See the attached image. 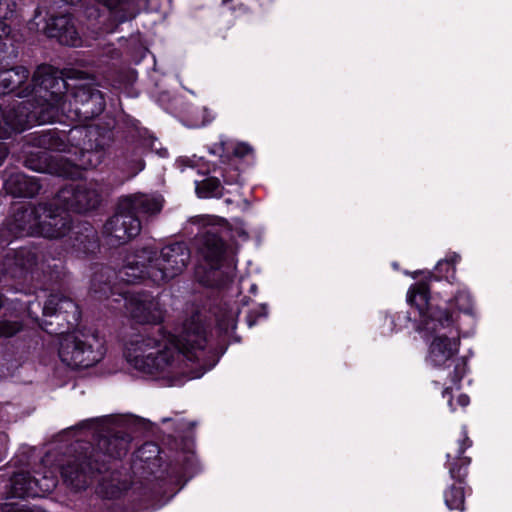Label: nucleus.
Instances as JSON below:
<instances>
[{
    "instance_id": "7",
    "label": "nucleus",
    "mask_w": 512,
    "mask_h": 512,
    "mask_svg": "<svg viewBox=\"0 0 512 512\" xmlns=\"http://www.w3.org/2000/svg\"><path fill=\"white\" fill-rule=\"evenodd\" d=\"M106 349L97 332L72 333L60 338L58 355L72 369L89 368L101 361Z\"/></svg>"
},
{
    "instance_id": "12",
    "label": "nucleus",
    "mask_w": 512,
    "mask_h": 512,
    "mask_svg": "<svg viewBox=\"0 0 512 512\" xmlns=\"http://www.w3.org/2000/svg\"><path fill=\"white\" fill-rule=\"evenodd\" d=\"M195 280L210 288H224L233 282L236 273L235 258H196Z\"/></svg>"
},
{
    "instance_id": "52",
    "label": "nucleus",
    "mask_w": 512,
    "mask_h": 512,
    "mask_svg": "<svg viewBox=\"0 0 512 512\" xmlns=\"http://www.w3.org/2000/svg\"><path fill=\"white\" fill-rule=\"evenodd\" d=\"M251 317H252V315H249V316H248V319H247L249 326L254 325V324H255V321H256L255 319H251Z\"/></svg>"
},
{
    "instance_id": "4",
    "label": "nucleus",
    "mask_w": 512,
    "mask_h": 512,
    "mask_svg": "<svg viewBox=\"0 0 512 512\" xmlns=\"http://www.w3.org/2000/svg\"><path fill=\"white\" fill-rule=\"evenodd\" d=\"M41 211L37 236L49 239L62 238L71 232L67 242L72 252L95 256L100 250L97 231L88 223L73 226L71 216L56 204L44 203Z\"/></svg>"
},
{
    "instance_id": "40",
    "label": "nucleus",
    "mask_w": 512,
    "mask_h": 512,
    "mask_svg": "<svg viewBox=\"0 0 512 512\" xmlns=\"http://www.w3.org/2000/svg\"><path fill=\"white\" fill-rule=\"evenodd\" d=\"M398 322L399 326H406L411 321V314L409 311H399L395 314L392 323Z\"/></svg>"
},
{
    "instance_id": "20",
    "label": "nucleus",
    "mask_w": 512,
    "mask_h": 512,
    "mask_svg": "<svg viewBox=\"0 0 512 512\" xmlns=\"http://www.w3.org/2000/svg\"><path fill=\"white\" fill-rule=\"evenodd\" d=\"M45 33L66 46H78L80 38L69 14L52 16L47 21Z\"/></svg>"
},
{
    "instance_id": "6",
    "label": "nucleus",
    "mask_w": 512,
    "mask_h": 512,
    "mask_svg": "<svg viewBox=\"0 0 512 512\" xmlns=\"http://www.w3.org/2000/svg\"><path fill=\"white\" fill-rule=\"evenodd\" d=\"M71 148H75V165L87 170L99 166L113 140L111 130L94 125H76L68 131Z\"/></svg>"
},
{
    "instance_id": "41",
    "label": "nucleus",
    "mask_w": 512,
    "mask_h": 512,
    "mask_svg": "<svg viewBox=\"0 0 512 512\" xmlns=\"http://www.w3.org/2000/svg\"><path fill=\"white\" fill-rule=\"evenodd\" d=\"M252 151V147L247 143H239L235 146L233 153L236 157L242 158L250 154Z\"/></svg>"
},
{
    "instance_id": "46",
    "label": "nucleus",
    "mask_w": 512,
    "mask_h": 512,
    "mask_svg": "<svg viewBox=\"0 0 512 512\" xmlns=\"http://www.w3.org/2000/svg\"><path fill=\"white\" fill-rule=\"evenodd\" d=\"M458 402L461 406H466L468 405L469 403V397L465 394H461L459 397H458Z\"/></svg>"
},
{
    "instance_id": "30",
    "label": "nucleus",
    "mask_w": 512,
    "mask_h": 512,
    "mask_svg": "<svg viewBox=\"0 0 512 512\" xmlns=\"http://www.w3.org/2000/svg\"><path fill=\"white\" fill-rule=\"evenodd\" d=\"M34 476V490L31 488L30 493H35L36 497H43L47 493H51L57 486L58 479L52 471L36 472Z\"/></svg>"
},
{
    "instance_id": "5",
    "label": "nucleus",
    "mask_w": 512,
    "mask_h": 512,
    "mask_svg": "<svg viewBox=\"0 0 512 512\" xmlns=\"http://www.w3.org/2000/svg\"><path fill=\"white\" fill-rule=\"evenodd\" d=\"M66 277L62 258H0V282L37 281L41 286L61 287Z\"/></svg>"
},
{
    "instance_id": "24",
    "label": "nucleus",
    "mask_w": 512,
    "mask_h": 512,
    "mask_svg": "<svg viewBox=\"0 0 512 512\" xmlns=\"http://www.w3.org/2000/svg\"><path fill=\"white\" fill-rule=\"evenodd\" d=\"M29 75V70L24 66L0 70V95L16 93L20 98V90L30 82Z\"/></svg>"
},
{
    "instance_id": "23",
    "label": "nucleus",
    "mask_w": 512,
    "mask_h": 512,
    "mask_svg": "<svg viewBox=\"0 0 512 512\" xmlns=\"http://www.w3.org/2000/svg\"><path fill=\"white\" fill-rule=\"evenodd\" d=\"M5 190L15 197L32 198L41 190V184L36 177H30L22 172H13L4 179Z\"/></svg>"
},
{
    "instance_id": "49",
    "label": "nucleus",
    "mask_w": 512,
    "mask_h": 512,
    "mask_svg": "<svg viewBox=\"0 0 512 512\" xmlns=\"http://www.w3.org/2000/svg\"><path fill=\"white\" fill-rule=\"evenodd\" d=\"M267 315V306L265 304L261 305V312L257 314L258 316H266Z\"/></svg>"
},
{
    "instance_id": "53",
    "label": "nucleus",
    "mask_w": 512,
    "mask_h": 512,
    "mask_svg": "<svg viewBox=\"0 0 512 512\" xmlns=\"http://www.w3.org/2000/svg\"><path fill=\"white\" fill-rule=\"evenodd\" d=\"M234 0H222L223 6H228L230 3H232Z\"/></svg>"
},
{
    "instance_id": "19",
    "label": "nucleus",
    "mask_w": 512,
    "mask_h": 512,
    "mask_svg": "<svg viewBox=\"0 0 512 512\" xmlns=\"http://www.w3.org/2000/svg\"><path fill=\"white\" fill-rule=\"evenodd\" d=\"M91 278L90 292L98 300L108 299L111 295H118L120 291H125L120 287L118 272L115 268L108 265L95 264Z\"/></svg>"
},
{
    "instance_id": "43",
    "label": "nucleus",
    "mask_w": 512,
    "mask_h": 512,
    "mask_svg": "<svg viewBox=\"0 0 512 512\" xmlns=\"http://www.w3.org/2000/svg\"><path fill=\"white\" fill-rule=\"evenodd\" d=\"M471 444H472L471 440L467 436H465V438L462 440V442L460 444V447L458 450V457H461L464 454L465 450L469 446H471Z\"/></svg>"
},
{
    "instance_id": "48",
    "label": "nucleus",
    "mask_w": 512,
    "mask_h": 512,
    "mask_svg": "<svg viewBox=\"0 0 512 512\" xmlns=\"http://www.w3.org/2000/svg\"><path fill=\"white\" fill-rule=\"evenodd\" d=\"M443 397H449V404H452V390L450 387L444 389Z\"/></svg>"
},
{
    "instance_id": "36",
    "label": "nucleus",
    "mask_w": 512,
    "mask_h": 512,
    "mask_svg": "<svg viewBox=\"0 0 512 512\" xmlns=\"http://www.w3.org/2000/svg\"><path fill=\"white\" fill-rule=\"evenodd\" d=\"M447 303L450 304L449 305L450 308L452 305H454L460 312H463L466 314L472 313V310H473L472 299H471V296L469 295V293H467V292H458L454 296L453 300L450 302H447Z\"/></svg>"
},
{
    "instance_id": "9",
    "label": "nucleus",
    "mask_w": 512,
    "mask_h": 512,
    "mask_svg": "<svg viewBox=\"0 0 512 512\" xmlns=\"http://www.w3.org/2000/svg\"><path fill=\"white\" fill-rule=\"evenodd\" d=\"M407 302L410 306H414L419 313L418 329L429 334H437L440 330L454 324L450 304L444 302L441 305L431 301L429 285L424 281L417 282L410 287L407 293Z\"/></svg>"
},
{
    "instance_id": "51",
    "label": "nucleus",
    "mask_w": 512,
    "mask_h": 512,
    "mask_svg": "<svg viewBox=\"0 0 512 512\" xmlns=\"http://www.w3.org/2000/svg\"><path fill=\"white\" fill-rule=\"evenodd\" d=\"M238 9L241 10L242 12H248V8L246 6H244L243 4H239L238 5Z\"/></svg>"
},
{
    "instance_id": "44",
    "label": "nucleus",
    "mask_w": 512,
    "mask_h": 512,
    "mask_svg": "<svg viewBox=\"0 0 512 512\" xmlns=\"http://www.w3.org/2000/svg\"><path fill=\"white\" fill-rule=\"evenodd\" d=\"M223 181L225 184H233L239 182V173L236 171L234 175L228 176L227 174H223Z\"/></svg>"
},
{
    "instance_id": "47",
    "label": "nucleus",
    "mask_w": 512,
    "mask_h": 512,
    "mask_svg": "<svg viewBox=\"0 0 512 512\" xmlns=\"http://www.w3.org/2000/svg\"><path fill=\"white\" fill-rule=\"evenodd\" d=\"M191 476H192V473L188 472L187 468H184L182 473L180 475H178L177 478H178V481H180L182 478L186 477L185 481H184V482H186L188 480V478H190Z\"/></svg>"
},
{
    "instance_id": "39",
    "label": "nucleus",
    "mask_w": 512,
    "mask_h": 512,
    "mask_svg": "<svg viewBox=\"0 0 512 512\" xmlns=\"http://www.w3.org/2000/svg\"><path fill=\"white\" fill-rule=\"evenodd\" d=\"M2 512H45L37 506L29 507L26 505H19L17 503H5L1 508Z\"/></svg>"
},
{
    "instance_id": "3",
    "label": "nucleus",
    "mask_w": 512,
    "mask_h": 512,
    "mask_svg": "<svg viewBox=\"0 0 512 512\" xmlns=\"http://www.w3.org/2000/svg\"><path fill=\"white\" fill-rule=\"evenodd\" d=\"M161 196L133 194L119 199L116 212L104 224V234L112 246H120L136 237L141 231L138 215H153L161 211Z\"/></svg>"
},
{
    "instance_id": "17",
    "label": "nucleus",
    "mask_w": 512,
    "mask_h": 512,
    "mask_svg": "<svg viewBox=\"0 0 512 512\" xmlns=\"http://www.w3.org/2000/svg\"><path fill=\"white\" fill-rule=\"evenodd\" d=\"M160 454L161 450L157 443L145 442L132 455L131 470L134 475L143 479L164 478L165 472L168 471L162 469L164 462Z\"/></svg>"
},
{
    "instance_id": "10",
    "label": "nucleus",
    "mask_w": 512,
    "mask_h": 512,
    "mask_svg": "<svg viewBox=\"0 0 512 512\" xmlns=\"http://www.w3.org/2000/svg\"><path fill=\"white\" fill-rule=\"evenodd\" d=\"M105 107L102 91L90 83L79 84L66 95L62 103V114L71 121L84 123L99 116Z\"/></svg>"
},
{
    "instance_id": "16",
    "label": "nucleus",
    "mask_w": 512,
    "mask_h": 512,
    "mask_svg": "<svg viewBox=\"0 0 512 512\" xmlns=\"http://www.w3.org/2000/svg\"><path fill=\"white\" fill-rule=\"evenodd\" d=\"M55 201L66 212L85 213L98 207L100 195L84 183L69 184L58 191Z\"/></svg>"
},
{
    "instance_id": "35",
    "label": "nucleus",
    "mask_w": 512,
    "mask_h": 512,
    "mask_svg": "<svg viewBox=\"0 0 512 512\" xmlns=\"http://www.w3.org/2000/svg\"><path fill=\"white\" fill-rule=\"evenodd\" d=\"M24 330V325L18 320H0V338H11Z\"/></svg>"
},
{
    "instance_id": "1",
    "label": "nucleus",
    "mask_w": 512,
    "mask_h": 512,
    "mask_svg": "<svg viewBox=\"0 0 512 512\" xmlns=\"http://www.w3.org/2000/svg\"><path fill=\"white\" fill-rule=\"evenodd\" d=\"M124 307L139 323H153L149 331L135 335L126 344L124 357L136 370L169 380L171 385L183 378L201 377L215 366L204 359L207 344L206 328L201 314L195 312L183 323L178 335L166 332L159 324L163 314L159 303L147 292L120 291Z\"/></svg>"
},
{
    "instance_id": "26",
    "label": "nucleus",
    "mask_w": 512,
    "mask_h": 512,
    "mask_svg": "<svg viewBox=\"0 0 512 512\" xmlns=\"http://www.w3.org/2000/svg\"><path fill=\"white\" fill-rule=\"evenodd\" d=\"M144 148L141 145H132L127 147L117 156L116 165L118 169L126 174V178L130 179L141 172L145 163L143 160Z\"/></svg>"
},
{
    "instance_id": "15",
    "label": "nucleus",
    "mask_w": 512,
    "mask_h": 512,
    "mask_svg": "<svg viewBox=\"0 0 512 512\" xmlns=\"http://www.w3.org/2000/svg\"><path fill=\"white\" fill-rule=\"evenodd\" d=\"M68 5L81 3L88 19L97 20L105 9L109 10L115 20L122 23L136 17L140 11L141 0H61Z\"/></svg>"
},
{
    "instance_id": "56",
    "label": "nucleus",
    "mask_w": 512,
    "mask_h": 512,
    "mask_svg": "<svg viewBox=\"0 0 512 512\" xmlns=\"http://www.w3.org/2000/svg\"><path fill=\"white\" fill-rule=\"evenodd\" d=\"M27 256L34 257V256H36V254L35 253H29Z\"/></svg>"
},
{
    "instance_id": "2",
    "label": "nucleus",
    "mask_w": 512,
    "mask_h": 512,
    "mask_svg": "<svg viewBox=\"0 0 512 512\" xmlns=\"http://www.w3.org/2000/svg\"><path fill=\"white\" fill-rule=\"evenodd\" d=\"M133 437L125 428L107 426L97 431L94 442L76 440L59 447L55 459L64 482L79 491L96 475L107 473L125 456Z\"/></svg>"
},
{
    "instance_id": "45",
    "label": "nucleus",
    "mask_w": 512,
    "mask_h": 512,
    "mask_svg": "<svg viewBox=\"0 0 512 512\" xmlns=\"http://www.w3.org/2000/svg\"><path fill=\"white\" fill-rule=\"evenodd\" d=\"M9 150L4 142L0 140V165L3 164L4 160L8 156Z\"/></svg>"
},
{
    "instance_id": "34",
    "label": "nucleus",
    "mask_w": 512,
    "mask_h": 512,
    "mask_svg": "<svg viewBox=\"0 0 512 512\" xmlns=\"http://www.w3.org/2000/svg\"><path fill=\"white\" fill-rule=\"evenodd\" d=\"M25 166L37 172H46L48 170V154L46 151L38 154H31L25 159Z\"/></svg>"
},
{
    "instance_id": "50",
    "label": "nucleus",
    "mask_w": 512,
    "mask_h": 512,
    "mask_svg": "<svg viewBox=\"0 0 512 512\" xmlns=\"http://www.w3.org/2000/svg\"><path fill=\"white\" fill-rule=\"evenodd\" d=\"M6 301L5 296L0 292V309L4 306Z\"/></svg>"
},
{
    "instance_id": "8",
    "label": "nucleus",
    "mask_w": 512,
    "mask_h": 512,
    "mask_svg": "<svg viewBox=\"0 0 512 512\" xmlns=\"http://www.w3.org/2000/svg\"><path fill=\"white\" fill-rule=\"evenodd\" d=\"M28 314L46 333L50 335L70 334L81 319L79 306L69 297L60 294H51L42 308V318L34 315L31 305Z\"/></svg>"
},
{
    "instance_id": "18",
    "label": "nucleus",
    "mask_w": 512,
    "mask_h": 512,
    "mask_svg": "<svg viewBox=\"0 0 512 512\" xmlns=\"http://www.w3.org/2000/svg\"><path fill=\"white\" fill-rule=\"evenodd\" d=\"M41 211L45 212V204L37 206L20 204L13 207L12 215L7 220V230L15 237L37 235Z\"/></svg>"
},
{
    "instance_id": "55",
    "label": "nucleus",
    "mask_w": 512,
    "mask_h": 512,
    "mask_svg": "<svg viewBox=\"0 0 512 512\" xmlns=\"http://www.w3.org/2000/svg\"><path fill=\"white\" fill-rule=\"evenodd\" d=\"M10 289H14L15 291H18V290H19V289L17 288V286H15V285H11V286H10Z\"/></svg>"
},
{
    "instance_id": "11",
    "label": "nucleus",
    "mask_w": 512,
    "mask_h": 512,
    "mask_svg": "<svg viewBox=\"0 0 512 512\" xmlns=\"http://www.w3.org/2000/svg\"><path fill=\"white\" fill-rule=\"evenodd\" d=\"M460 340L457 337H448L446 334L436 335L429 345L427 360L434 367L454 365L450 373L453 384H459L465 374V362L457 358Z\"/></svg>"
},
{
    "instance_id": "54",
    "label": "nucleus",
    "mask_w": 512,
    "mask_h": 512,
    "mask_svg": "<svg viewBox=\"0 0 512 512\" xmlns=\"http://www.w3.org/2000/svg\"><path fill=\"white\" fill-rule=\"evenodd\" d=\"M257 291V286L255 284H253L251 287H250V292L252 293H256Z\"/></svg>"
},
{
    "instance_id": "32",
    "label": "nucleus",
    "mask_w": 512,
    "mask_h": 512,
    "mask_svg": "<svg viewBox=\"0 0 512 512\" xmlns=\"http://www.w3.org/2000/svg\"><path fill=\"white\" fill-rule=\"evenodd\" d=\"M445 504L450 510L464 511L465 496L462 487L451 485L444 494Z\"/></svg>"
},
{
    "instance_id": "42",
    "label": "nucleus",
    "mask_w": 512,
    "mask_h": 512,
    "mask_svg": "<svg viewBox=\"0 0 512 512\" xmlns=\"http://www.w3.org/2000/svg\"><path fill=\"white\" fill-rule=\"evenodd\" d=\"M113 475H114V473H112V475H111L110 482H111V487L115 488V490H113L111 492V495H112V497H116L122 490L127 489V483H126V481H124L123 483L114 484V481L116 479L114 478Z\"/></svg>"
},
{
    "instance_id": "33",
    "label": "nucleus",
    "mask_w": 512,
    "mask_h": 512,
    "mask_svg": "<svg viewBox=\"0 0 512 512\" xmlns=\"http://www.w3.org/2000/svg\"><path fill=\"white\" fill-rule=\"evenodd\" d=\"M456 258H442L435 266V277L443 278L448 282L455 280Z\"/></svg>"
},
{
    "instance_id": "14",
    "label": "nucleus",
    "mask_w": 512,
    "mask_h": 512,
    "mask_svg": "<svg viewBox=\"0 0 512 512\" xmlns=\"http://www.w3.org/2000/svg\"><path fill=\"white\" fill-rule=\"evenodd\" d=\"M228 236L225 221L205 225L192 239V249L200 256H229L235 252L227 242Z\"/></svg>"
},
{
    "instance_id": "21",
    "label": "nucleus",
    "mask_w": 512,
    "mask_h": 512,
    "mask_svg": "<svg viewBox=\"0 0 512 512\" xmlns=\"http://www.w3.org/2000/svg\"><path fill=\"white\" fill-rule=\"evenodd\" d=\"M32 101L26 100L13 105L9 110H2V120L8 129V137L11 131L22 132L35 123V116L32 111Z\"/></svg>"
},
{
    "instance_id": "28",
    "label": "nucleus",
    "mask_w": 512,
    "mask_h": 512,
    "mask_svg": "<svg viewBox=\"0 0 512 512\" xmlns=\"http://www.w3.org/2000/svg\"><path fill=\"white\" fill-rule=\"evenodd\" d=\"M120 287L122 284L132 285L150 279V260L147 263L127 262L117 270Z\"/></svg>"
},
{
    "instance_id": "38",
    "label": "nucleus",
    "mask_w": 512,
    "mask_h": 512,
    "mask_svg": "<svg viewBox=\"0 0 512 512\" xmlns=\"http://www.w3.org/2000/svg\"><path fill=\"white\" fill-rule=\"evenodd\" d=\"M460 463L453 462L449 468V473L452 479L458 481L459 483L464 482V479L467 474V466L470 463V459L467 457H458Z\"/></svg>"
},
{
    "instance_id": "22",
    "label": "nucleus",
    "mask_w": 512,
    "mask_h": 512,
    "mask_svg": "<svg viewBox=\"0 0 512 512\" xmlns=\"http://www.w3.org/2000/svg\"><path fill=\"white\" fill-rule=\"evenodd\" d=\"M150 260V279L156 283L167 282L187 267L189 258H146Z\"/></svg>"
},
{
    "instance_id": "27",
    "label": "nucleus",
    "mask_w": 512,
    "mask_h": 512,
    "mask_svg": "<svg viewBox=\"0 0 512 512\" xmlns=\"http://www.w3.org/2000/svg\"><path fill=\"white\" fill-rule=\"evenodd\" d=\"M39 100L32 101V111L35 116V123L44 124L54 122L59 113H62V103L65 98L54 99L53 97H38Z\"/></svg>"
},
{
    "instance_id": "25",
    "label": "nucleus",
    "mask_w": 512,
    "mask_h": 512,
    "mask_svg": "<svg viewBox=\"0 0 512 512\" xmlns=\"http://www.w3.org/2000/svg\"><path fill=\"white\" fill-rule=\"evenodd\" d=\"M31 143L44 150L71 152V142L68 140V133L63 131L47 130L37 132L31 138Z\"/></svg>"
},
{
    "instance_id": "13",
    "label": "nucleus",
    "mask_w": 512,
    "mask_h": 512,
    "mask_svg": "<svg viewBox=\"0 0 512 512\" xmlns=\"http://www.w3.org/2000/svg\"><path fill=\"white\" fill-rule=\"evenodd\" d=\"M67 94H69L67 82L49 65H40L29 84L19 92L20 98L35 95L54 99L56 97V100L65 98Z\"/></svg>"
},
{
    "instance_id": "29",
    "label": "nucleus",
    "mask_w": 512,
    "mask_h": 512,
    "mask_svg": "<svg viewBox=\"0 0 512 512\" xmlns=\"http://www.w3.org/2000/svg\"><path fill=\"white\" fill-rule=\"evenodd\" d=\"M34 476L29 472H17L11 478L12 496L16 498H35V493H30L34 489Z\"/></svg>"
},
{
    "instance_id": "37",
    "label": "nucleus",
    "mask_w": 512,
    "mask_h": 512,
    "mask_svg": "<svg viewBox=\"0 0 512 512\" xmlns=\"http://www.w3.org/2000/svg\"><path fill=\"white\" fill-rule=\"evenodd\" d=\"M190 256L191 251L184 241H174L161 249L160 256Z\"/></svg>"
},
{
    "instance_id": "31",
    "label": "nucleus",
    "mask_w": 512,
    "mask_h": 512,
    "mask_svg": "<svg viewBox=\"0 0 512 512\" xmlns=\"http://www.w3.org/2000/svg\"><path fill=\"white\" fill-rule=\"evenodd\" d=\"M223 185L217 177L209 176L202 181H195V191L200 198H220Z\"/></svg>"
}]
</instances>
